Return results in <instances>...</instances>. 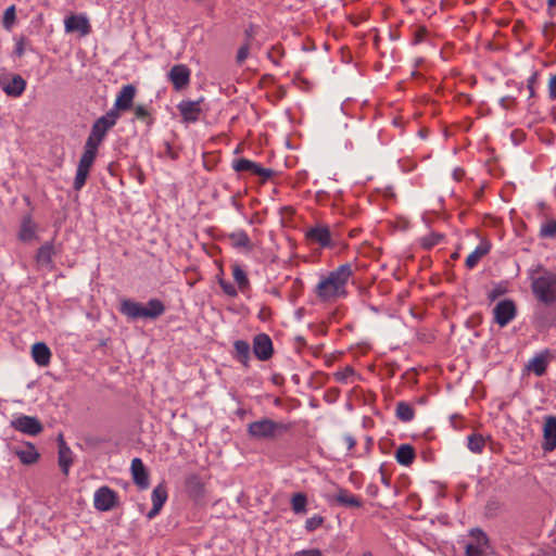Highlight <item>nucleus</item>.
I'll list each match as a JSON object with an SVG mask.
<instances>
[{
	"instance_id": "obj_33",
	"label": "nucleus",
	"mask_w": 556,
	"mask_h": 556,
	"mask_svg": "<svg viewBox=\"0 0 556 556\" xmlns=\"http://www.w3.org/2000/svg\"><path fill=\"white\" fill-rule=\"evenodd\" d=\"M232 277L241 292H245L250 289V280L244 269L236 264L232 266Z\"/></svg>"
},
{
	"instance_id": "obj_24",
	"label": "nucleus",
	"mask_w": 556,
	"mask_h": 556,
	"mask_svg": "<svg viewBox=\"0 0 556 556\" xmlns=\"http://www.w3.org/2000/svg\"><path fill=\"white\" fill-rule=\"evenodd\" d=\"M31 356L39 366H47L51 359V351L43 342H37L31 346Z\"/></svg>"
},
{
	"instance_id": "obj_57",
	"label": "nucleus",
	"mask_w": 556,
	"mask_h": 556,
	"mask_svg": "<svg viewBox=\"0 0 556 556\" xmlns=\"http://www.w3.org/2000/svg\"><path fill=\"white\" fill-rule=\"evenodd\" d=\"M506 100H507V98H503V99H502V105H503V106H504L505 104H507V101H506Z\"/></svg>"
},
{
	"instance_id": "obj_10",
	"label": "nucleus",
	"mask_w": 556,
	"mask_h": 556,
	"mask_svg": "<svg viewBox=\"0 0 556 556\" xmlns=\"http://www.w3.org/2000/svg\"><path fill=\"white\" fill-rule=\"evenodd\" d=\"M117 494L109 486H100L93 496V506L99 511H109L117 504Z\"/></svg>"
},
{
	"instance_id": "obj_27",
	"label": "nucleus",
	"mask_w": 556,
	"mask_h": 556,
	"mask_svg": "<svg viewBox=\"0 0 556 556\" xmlns=\"http://www.w3.org/2000/svg\"><path fill=\"white\" fill-rule=\"evenodd\" d=\"M547 352L541 353L533 358H531L527 365L529 371L533 372L535 376L541 377L545 374L547 368Z\"/></svg>"
},
{
	"instance_id": "obj_25",
	"label": "nucleus",
	"mask_w": 556,
	"mask_h": 556,
	"mask_svg": "<svg viewBox=\"0 0 556 556\" xmlns=\"http://www.w3.org/2000/svg\"><path fill=\"white\" fill-rule=\"evenodd\" d=\"M54 254V248L51 242L42 244L36 254V262L38 266L43 268H52V256Z\"/></svg>"
},
{
	"instance_id": "obj_35",
	"label": "nucleus",
	"mask_w": 556,
	"mask_h": 556,
	"mask_svg": "<svg viewBox=\"0 0 556 556\" xmlns=\"http://www.w3.org/2000/svg\"><path fill=\"white\" fill-rule=\"evenodd\" d=\"M307 496L304 493H294L291 497V508L295 515H303L306 513Z\"/></svg>"
},
{
	"instance_id": "obj_12",
	"label": "nucleus",
	"mask_w": 556,
	"mask_h": 556,
	"mask_svg": "<svg viewBox=\"0 0 556 556\" xmlns=\"http://www.w3.org/2000/svg\"><path fill=\"white\" fill-rule=\"evenodd\" d=\"M273 342L268 334L258 333L253 339V353L260 361H268L273 355Z\"/></svg>"
},
{
	"instance_id": "obj_26",
	"label": "nucleus",
	"mask_w": 556,
	"mask_h": 556,
	"mask_svg": "<svg viewBox=\"0 0 556 556\" xmlns=\"http://www.w3.org/2000/svg\"><path fill=\"white\" fill-rule=\"evenodd\" d=\"M187 490L190 494V497L194 501H200L204 497V483L202 479L197 475L190 476V478L187 480Z\"/></svg>"
},
{
	"instance_id": "obj_58",
	"label": "nucleus",
	"mask_w": 556,
	"mask_h": 556,
	"mask_svg": "<svg viewBox=\"0 0 556 556\" xmlns=\"http://www.w3.org/2000/svg\"><path fill=\"white\" fill-rule=\"evenodd\" d=\"M382 482L388 484V481H387V479L384 477H382Z\"/></svg>"
},
{
	"instance_id": "obj_51",
	"label": "nucleus",
	"mask_w": 556,
	"mask_h": 556,
	"mask_svg": "<svg viewBox=\"0 0 556 556\" xmlns=\"http://www.w3.org/2000/svg\"><path fill=\"white\" fill-rule=\"evenodd\" d=\"M352 374H353V369H352V368H350V367H348V368H345L344 372H338V374H336V378H337V380H339V381H343V380H345V379H346V377H348L349 375H352Z\"/></svg>"
},
{
	"instance_id": "obj_21",
	"label": "nucleus",
	"mask_w": 556,
	"mask_h": 556,
	"mask_svg": "<svg viewBox=\"0 0 556 556\" xmlns=\"http://www.w3.org/2000/svg\"><path fill=\"white\" fill-rule=\"evenodd\" d=\"M331 500L334 501L338 505L350 508H359L363 505L358 496L342 488L338 489V492L332 496Z\"/></svg>"
},
{
	"instance_id": "obj_46",
	"label": "nucleus",
	"mask_w": 556,
	"mask_h": 556,
	"mask_svg": "<svg viewBox=\"0 0 556 556\" xmlns=\"http://www.w3.org/2000/svg\"><path fill=\"white\" fill-rule=\"evenodd\" d=\"M135 115L138 119H146L149 116L148 109L144 105H137L135 108Z\"/></svg>"
},
{
	"instance_id": "obj_36",
	"label": "nucleus",
	"mask_w": 556,
	"mask_h": 556,
	"mask_svg": "<svg viewBox=\"0 0 556 556\" xmlns=\"http://www.w3.org/2000/svg\"><path fill=\"white\" fill-rule=\"evenodd\" d=\"M396 417L404 422L412 421L415 416L413 406L406 402H399L396 404Z\"/></svg>"
},
{
	"instance_id": "obj_5",
	"label": "nucleus",
	"mask_w": 556,
	"mask_h": 556,
	"mask_svg": "<svg viewBox=\"0 0 556 556\" xmlns=\"http://www.w3.org/2000/svg\"><path fill=\"white\" fill-rule=\"evenodd\" d=\"M118 118L119 113L115 110H110L105 115L99 117L93 123L86 143H91L93 147L99 148L109 130L116 125Z\"/></svg>"
},
{
	"instance_id": "obj_54",
	"label": "nucleus",
	"mask_w": 556,
	"mask_h": 556,
	"mask_svg": "<svg viewBox=\"0 0 556 556\" xmlns=\"http://www.w3.org/2000/svg\"><path fill=\"white\" fill-rule=\"evenodd\" d=\"M547 4L549 8L556 7V0H547Z\"/></svg>"
},
{
	"instance_id": "obj_50",
	"label": "nucleus",
	"mask_w": 556,
	"mask_h": 556,
	"mask_svg": "<svg viewBox=\"0 0 556 556\" xmlns=\"http://www.w3.org/2000/svg\"><path fill=\"white\" fill-rule=\"evenodd\" d=\"M279 56H280V52L278 49H273V51H270L268 53V58L273 61V63H275L276 65L279 64Z\"/></svg>"
},
{
	"instance_id": "obj_47",
	"label": "nucleus",
	"mask_w": 556,
	"mask_h": 556,
	"mask_svg": "<svg viewBox=\"0 0 556 556\" xmlns=\"http://www.w3.org/2000/svg\"><path fill=\"white\" fill-rule=\"evenodd\" d=\"M504 292H505V289H503L502 287L497 286V287H495V288H493L492 290L489 291L488 298H489V300L494 301L498 296H501Z\"/></svg>"
},
{
	"instance_id": "obj_20",
	"label": "nucleus",
	"mask_w": 556,
	"mask_h": 556,
	"mask_svg": "<svg viewBox=\"0 0 556 556\" xmlns=\"http://www.w3.org/2000/svg\"><path fill=\"white\" fill-rule=\"evenodd\" d=\"M177 109L184 121L194 123L201 114L200 101H181Z\"/></svg>"
},
{
	"instance_id": "obj_42",
	"label": "nucleus",
	"mask_w": 556,
	"mask_h": 556,
	"mask_svg": "<svg viewBox=\"0 0 556 556\" xmlns=\"http://www.w3.org/2000/svg\"><path fill=\"white\" fill-rule=\"evenodd\" d=\"M219 286L223 289V291L229 296H236L238 294L237 288L230 282L219 280Z\"/></svg>"
},
{
	"instance_id": "obj_52",
	"label": "nucleus",
	"mask_w": 556,
	"mask_h": 556,
	"mask_svg": "<svg viewBox=\"0 0 556 556\" xmlns=\"http://www.w3.org/2000/svg\"><path fill=\"white\" fill-rule=\"evenodd\" d=\"M345 441H346V443H348L349 448L354 447V445H355V440H354L352 437H346V438H345Z\"/></svg>"
},
{
	"instance_id": "obj_29",
	"label": "nucleus",
	"mask_w": 556,
	"mask_h": 556,
	"mask_svg": "<svg viewBox=\"0 0 556 556\" xmlns=\"http://www.w3.org/2000/svg\"><path fill=\"white\" fill-rule=\"evenodd\" d=\"M230 243L236 249L252 250V242L244 230H237L229 235Z\"/></svg>"
},
{
	"instance_id": "obj_28",
	"label": "nucleus",
	"mask_w": 556,
	"mask_h": 556,
	"mask_svg": "<svg viewBox=\"0 0 556 556\" xmlns=\"http://www.w3.org/2000/svg\"><path fill=\"white\" fill-rule=\"evenodd\" d=\"M415 450L409 444H402L395 451V459L402 466H409L415 459Z\"/></svg>"
},
{
	"instance_id": "obj_2",
	"label": "nucleus",
	"mask_w": 556,
	"mask_h": 556,
	"mask_svg": "<svg viewBox=\"0 0 556 556\" xmlns=\"http://www.w3.org/2000/svg\"><path fill=\"white\" fill-rule=\"evenodd\" d=\"M119 312L128 319H156L164 314L165 305L159 299L149 300L146 306L135 300L123 299L119 302Z\"/></svg>"
},
{
	"instance_id": "obj_55",
	"label": "nucleus",
	"mask_w": 556,
	"mask_h": 556,
	"mask_svg": "<svg viewBox=\"0 0 556 556\" xmlns=\"http://www.w3.org/2000/svg\"><path fill=\"white\" fill-rule=\"evenodd\" d=\"M362 556H374L371 552H365Z\"/></svg>"
},
{
	"instance_id": "obj_4",
	"label": "nucleus",
	"mask_w": 556,
	"mask_h": 556,
	"mask_svg": "<svg viewBox=\"0 0 556 556\" xmlns=\"http://www.w3.org/2000/svg\"><path fill=\"white\" fill-rule=\"evenodd\" d=\"M532 291L536 299L545 304L556 301V274L544 271L532 281Z\"/></svg>"
},
{
	"instance_id": "obj_16",
	"label": "nucleus",
	"mask_w": 556,
	"mask_h": 556,
	"mask_svg": "<svg viewBox=\"0 0 556 556\" xmlns=\"http://www.w3.org/2000/svg\"><path fill=\"white\" fill-rule=\"evenodd\" d=\"M136 96V88L132 85H125L122 87L116 96L114 108L115 111H127L131 108L132 101Z\"/></svg>"
},
{
	"instance_id": "obj_14",
	"label": "nucleus",
	"mask_w": 556,
	"mask_h": 556,
	"mask_svg": "<svg viewBox=\"0 0 556 556\" xmlns=\"http://www.w3.org/2000/svg\"><path fill=\"white\" fill-rule=\"evenodd\" d=\"M543 450L545 452H552L556 448V417L547 416L544 420L543 427Z\"/></svg>"
},
{
	"instance_id": "obj_53",
	"label": "nucleus",
	"mask_w": 556,
	"mask_h": 556,
	"mask_svg": "<svg viewBox=\"0 0 556 556\" xmlns=\"http://www.w3.org/2000/svg\"><path fill=\"white\" fill-rule=\"evenodd\" d=\"M426 33L425 29H420L418 30L417 35H416V42H419L422 40V37H424V34Z\"/></svg>"
},
{
	"instance_id": "obj_3",
	"label": "nucleus",
	"mask_w": 556,
	"mask_h": 556,
	"mask_svg": "<svg viewBox=\"0 0 556 556\" xmlns=\"http://www.w3.org/2000/svg\"><path fill=\"white\" fill-rule=\"evenodd\" d=\"M290 430V425L269 418L255 420L248 425V434L256 440H273L278 434Z\"/></svg>"
},
{
	"instance_id": "obj_32",
	"label": "nucleus",
	"mask_w": 556,
	"mask_h": 556,
	"mask_svg": "<svg viewBox=\"0 0 556 556\" xmlns=\"http://www.w3.org/2000/svg\"><path fill=\"white\" fill-rule=\"evenodd\" d=\"M233 349L237 359L244 366H248L250 362V344L244 340H237L233 343Z\"/></svg>"
},
{
	"instance_id": "obj_6",
	"label": "nucleus",
	"mask_w": 556,
	"mask_h": 556,
	"mask_svg": "<svg viewBox=\"0 0 556 556\" xmlns=\"http://www.w3.org/2000/svg\"><path fill=\"white\" fill-rule=\"evenodd\" d=\"M493 548L488 535L479 528L471 529L465 545V556H491Z\"/></svg>"
},
{
	"instance_id": "obj_23",
	"label": "nucleus",
	"mask_w": 556,
	"mask_h": 556,
	"mask_svg": "<svg viewBox=\"0 0 556 556\" xmlns=\"http://www.w3.org/2000/svg\"><path fill=\"white\" fill-rule=\"evenodd\" d=\"M66 31L78 30L83 35H87L90 30L89 21L83 15H71L64 22Z\"/></svg>"
},
{
	"instance_id": "obj_1",
	"label": "nucleus",
	"mask_w": 556,
	"mask_h": 556,
	"mask_svg": "<svg viewBox=\"0 0 556 556\" xmlns=\"http://www.w3.org/2000/svg\"><path fill=\"white\" fill-rule=\"evenodd\" d=\"M354 275V266L344 263L326 275L320 276L315 287L317 298L325 303H332L339 299L346 298L348 283Z\"/></svg>"
},
{
	"instance_id": "obj_17",
	"label": "nucleus",
	"mask_w": 556,
	"mask_h": 556,
	"mask_svg": "<svg viewBox=\"0 0 556 556\" xmlns=\"http://www.w3.org/2000/svg\"><path fill=\"white\" fill-rule=\"evenodd\" d=\"M306 238L320 248H329L331 245L330 230L326 226L312 227L306 231Z\"/></svg>"
},
{
	"instance_id": "obj_30",
	"label": "nucleus",
	"mask_w": 556,
	"mask_h": 556,
	"mask_svg": "<svg viewBox=\"0 0 556 556\" xmlns=\"http://www.w3.org/2000/svg\"><path fill=\"white\" fill-rule=\"evenodd\" d=\"M36 224L33 222L31 216H24L21 223L18 238L22 241H29L35 237Z\"/></svg>"
},
{
	"instance_id": "obj_40",
	"label": "nucleus",
	"mask_w": 556,
	"mask_h": 556,
	"mask_svg": "<svg viewBox=\"0 0 556 556\" xmlns=\"http://www.w3.org/2000/svg\"><path fill=\"white\" fill-rule=\"evenodd\" d=\"M540 236L542 238H556V220L551 219L544 223L541 226Z\"/></svg>"
},
{
	"instance_id": "obj_39",
	"label": "nucleus",
	"mask_w": 556,
	"mask_h": 556,
	"mask_svg": "<svg viewBox=\"0 0 556 556\" xmlns=\"http://www.w3.org/2000/svg\"><path fill=\"white\" fill-rule=\"evenodd\" d=\"M15 21H16L15 5H10L4 11L3 18H2V25L7 30H11L15 24Z\"/></svg>"
},
{
	"instance_id": "obj_56",
	"label": "nucleus",
	"mask_w": 556,
	"mask_h": 556,
	"mask_svg": "<svg viewBox=\"0 0 556 556\" xmlns=\"http://www.w3.org/2000/svg\"><path fill=\"white\" fill-rule=\"evenodd\" d=\"M506 100H507V98H503V99H502V105H503V106H504L505 104H507V101H506Z\"/></svg>"
},
{
	"instance_id": "obj_41",
	"label": "nucleus",
	"mask_w": 556,
	"mask_h": 556,
	"mask_svg": "<svg viewBox=\"0 0 556 556\" xmlns=\"http://www.w3.org/2000/svg\"><path fill=\"white\" fill-rule=\"evenodd\" d=\"M324 523V518L319 515H314L306 519L305 529L308 532L315 531Z\"/></svg>"
},
{
	"instance_id": "obj_43",
	"label": "nucleus",
	"mask_w": 556,
	"mask_h": 556,
	"mask_svg": "<svg viewBox=\"0 0 556 556\" xmlns=\"http://www.w3.org/2000/svg\"><path fill=\"white\" fill-rule=\"evenodd\" d=\"M249 52H250V47L248 43L241 46L237 53V62L239 64H242L247 60Z\"/></svg>"
},
{
	"instance_id": "obj_37",
	"label": "nucleus",
	"mask_w": 556,
	"mask_h": 556,
	"mask_svg": "<svg viewBox=\"0 0 556 556\" xmlns=\"http://www.w3.org/2000/svg\"><path fill=\"white\" fill-rule=\"evenodd\" d=\"M485 446V441L481 434H470L467 438V447L470 452L480 454L483 452Z\"/></svg>"
},
{
	"instance_id": "obj_13",
	"label": "nucleus",
	"mask_w": 556,
	"mask_h": 556,
	"mask_svg": "<svg viewBox=\"0 0 556 556\" xmlns=\"http://www.w3.org/2000/svg\"><path fill=\"white\" fill-rule=\"evenodd\" d=\"M191 71L185 64L174 65L168 72V79L176 90L186 88L190 83Z\"/></svg>"
},
{
	"instance_id": "obj_22",
	"label": "nucleus",
	"mask_w": 556,
	"mask_h": 556,
	"mask_svg": "<svg viewBox=\"0 0 556 556\" xmlns=\"http://www.w3.org/2000/svg\"><path fill=\"white\" fill-rule=\"evenodd\" d=\"M491 250V243L486 239H482L476 249L467 256L465 265L468 269L477 266L480 260L485 256Z\"/></svg>"
},
{
	"instance_id": "obj_7",
	"label": "nucleus",
	"mask_w": 556,
	"mask_h": 556,
	"mask_svg": "<svg viewBox=\"0 0 556 556\" xmlns=\"http://www.w3.org/2000/svg\"><path fill=\"white\" fill-rule=\"evenodd\" d=\"M98 149L99 148L93 147L91 143H85L84 153L79 160L74 179L73 187L75 190L78 191L85 186L89 172L97 157Z\"/></svg>"
},
{
	"instance_id": "obj_45",
	"label": "nucleus",
	"mask_w": 556,
	"mask_h": 556,
	"mask_svg": "<svg viewBox=\"0 0 556 556\" xmlns=\"http://www.w3.org/2000/svg\"><path fill=\"white\" fill-rule=\"evenodd\" d=\"M548 96H549V99L556 100V74L549 78Z\"/></svg>"
},
{
	"instance_id": "obj_44",
	"label": "nucleus",
	"mask_w": 556,
	"mask_h": 556,
	"mask_svg": "<svg viewBox=\"0 0 556 556\" xmlns=\"http://www.w3.org/2000/svg\"><path fill=\"white\" fill-rule=\"evenodd\" d=\"M25 49H26V39H25L24 37H21V38L16 41V43H15V50H14V52H15V54H16L17 56H20V58H21V56H23V55H24V53H25Z\"/></svg>"
},
{
	"instance_id": "obj_34",
	"label": "nucleus",
	"mask_w": 556,
	"mask_h": 556,
	"mask_svg": "<svg viewBox=\"0 0 556 556\" xmlns=\"http://www.w3.org/2000/svg\"><path fill=\"white\" fill-rule=\"evenodd\" d=\"M72 464V451L62 443L59 450V466L65 476L68 473Z\"/></svg>"
},
{
	"instance_id": "obj_49",
	"label": "nucleus",
	"mask_w": 556,
	"mask_h": 556,
	"mask_svg": "<svg viewBox=\"0 0 556 556\" xmlns=\"http://www.w3.org/2000/svg\"><path fill=\"white\" fill-rule=\"evenodd\" d=\"M535 80H536V73H533V74L529 77V79H528V81H527V84H528V89H529V92H530V97H533V96H534V87H533V85H534Z\"/></svg>"
},
{
	"instance_id": "obj_18",
	"label": "nucleus",
	"mask_w": 556,
	"mask_h": 556,
	"mask_svg": "<svg viewBox=\"0 0 556 556\" xmlns=\"http://www.w3.org/2000/svg\"><path fill=\"white\" fill-rule=\"evenodd\" d=\"M152 500V508L147 514V517L149 519L155 518L159 513L161 511L162 507L164 506L165 502L167 501V490L164 485L160 484L155 486L151 494Z\"/></svg>"
},
{
	"instance_id": "obj_9",
	"label": "nucleus",
	"mask_w": 556,
	"mask_h": 556,
	"mask_svg": "<svg viewBox=\"0 0 556 556\" xmlns=\"http://www.w3.org/2000/svg\"><path fill=\"white\" fill-rule=\"evenodd\" d=\"M0 88L7 96L17 98L25 91L26 80L18 74L2 73L0 74Z\"/></svg>"
},
{
	"instance_id": "obj_11",
	"label": "nucleus",
	"mask_w": 556,
	"mask_h": 556,
	"mask_svg": "<svg viewBox=\"0 0 556 556\" xmlns=\"http://www.w3.org/2000/svg\"><path fill=\"white\" fill-rule=\"evenodd\" d=\"M11 426L27 435H37L39 434L43 427L38 418L27 415H20L14 417L11 420Z\"/></svg>"
},
{
	"instance_id": "obj_31",
	"label": "nucleus",
	"mask_w": 556,
	"mask_h": 556,
	"mask_svg": "<svg viewBox=\"0 0 556 556\" xmlns=\"http://www.w3.org/2000/svg\"><path fill=\"white\" fill-rule=\"evenodd\" d=\"M16 455L20 460L25 465H31L36 463L39 458V453L37 452L35 445L28 443L25 448L17 450Z\"/></svg>"
},
{
	"instance_id": "obj_15",
	"label": "nucleus",
	"mask_w": 556,
	"mask_h": 556,
	"mask_svg": "<svg viewBox=\"0 0 556 556\" xmlns=\"http://www.w3.org/2000/svg\"><path fill=\"white\" fill-rule=\"evenodd\" d=\"M232 168L238 173L249 172L256 176H261V177H265V178L269 177L271 174L269 169H266V168L262 167L260 164H257L253 161H250L248 159L235 160L232 162Z\"/></svg>"
},
{
	"instance_id": "obj_48",
	"label": "nucleus",
	"mask_w": 556,
	"mask_h": 556,
	"mask_svg": "<svg viewBox=\"0 0 556 556\" xmlns=\"http://www.w3.org/2000/svg\"><path fill=\"white\" fill-rule=\"evenodd\" d=\"M294 556H321V552L316 548L302 549L296 552Z\"/></svg>"
},
{
	"instance_id": "obj_19",
	"label": "nucleus",
	"mask_w": 556,
	"mask_h": 556,
	"mask_svg": "<svg viewBox=\"0 0 556 556\" xmlns=\"http://www.w3.org/2000/svg\"><path fill=\"white\" fill-rule=\"evenodd\" d=\"M130 470L134 482L140 489H147L149 486V475L140 458L136 457L131 460Z\"/></svg>"
},
{
	"instance_id": "obj_8",
	"label": "nucleus",
	"mask_w": 556,
	"mask_h": 556,
	"mask_svg": "<svg viewBox=\"0 0 556 556\" xmlns=\"http://www.w3.org/2000/svg\"><path fill=\"white\" fill-rule=\"evenodd\" d=\"M492 313L494 323L503 328L516 318L517 306L510 299L501 300L495 304Z\"/></svg>"
},
{
	"instance_id": "obj_38",
	"label": "nucleus",
	"mask_w": 556,
	"mask_h": 556,
	"mask_svg": "<svg viewBox=\"0 0 556 556\" xmlns=\"http://www.w3.org/2000/svg\"><path fill=\"white\" fill-rule=\"evenodd\" d=\"M443 240V236L439 232H430L420 238V244L424 249L430 250L431 248L438 245Z\"/></svg>"
}]
</instances>
